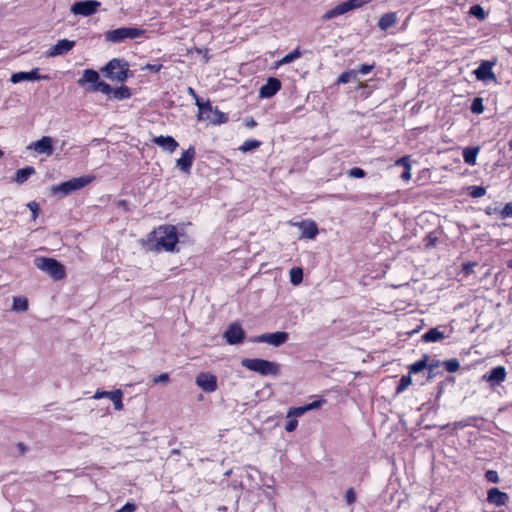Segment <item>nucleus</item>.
I'll use <instances>...</instances> for the list:
<instances>
[{
  "label": "nucleus",
  "mask_w": 512,
  "mask_h": 512,
  "mask_svg": "<svg viewBox=\"0 0 512 512\" xmlns=\"http://www.w3.org/2000/svg\"><path fill=\"white\" fill-rule=\"evenodd\" d=\"M411 384V377L410 376H402L400 379L396 391L397 393L403 392L407 387Z\"/></svg>",
  "instance_id": "41"
},
{
  "label": "nucleus",
  "mask_w": 512,
  "mask_h": 512,
  "mask_svg": "<svg viewBox=\"0 0 512 512\" xmlns=\"http://www.w3.org/2000/svg\"><path fill=\"white\" fill-rule=\"evenodd\" d=\"M486 193V189L482 186H473L472 187V190L470 192V195L473 197V198H480L482 196H484Z\"/></svg>",
  "instance_id": "44"
},
{
  "label": "nucleus",
  "mask_w": 512,
  "mask_h": 512,
  "mask_svg": "<svg viewBox=\"0 0 512 512\" xmlns=\"http://www.w3.org/2000/svg\"><path fill=\"white\" fill-rule=\"evenodd\" d=\"M411 165H406V168H404V171L403 173L401 174V178L404 180V181H408L410 180L411 178Z\"/></svg>",
  "instance_id": "53"
},
{
  "label": "nucleus",
  "mask_w": 512,
  "mask_h": 512,
  "mask_svg": "<svg viewBox=\"0 0 512 512\" xmlns=\"http://www.w3.org/2000/svg\"><path fill=\"white\" fill-rule=\"evenodd\" d=\"M471 111L475 114H481L484 111V105H483V99L480 97L474 98L472 105H471Z\"/></svg>",
  "instance_id": "40"
},
{
  "label": "nucleus",
  "mask_w": 512,
  "mask_h": 512,
  "mask_svg": "<svg viewBox=\"0 0 512 512\" xmlns=\"http://www.w3.org/2000/svg\"><path fill=\"white\" fill-rule=\"evenodd\" d=\"M28 309V300L26 297L13 298V310L18 312H25Z\"/></svg>",
  "instance_id": "31"
},
{
  "label": "nucleus",
  "mask_w": 512,
  "mask_h": 512,
  "mask_svg": "<svg viewBox=\"0 0 512 512\" xmlns=\"http://www.w3.org/2000/svg\"><path fill=\"white\" fill-rule=\"evenodd\" d=\"M485 479L488 482H491V483H498L499 480H500L499 479V475H498L497 471H495V470H488V471H486Z\"/></svg>",
  "instance_id": "43"
},
{
  "label": "nucleus",
  "mask_w": 512,
  "mask_h": 512,
  "mask_svg": "<svg viewBox=\"0 0 512 512\" xmlns=\"http://www.w3.org/2000/svg\"><path fill=\"white\" fill-rule=\"evenodd\" d=\"M188 93L192 95L196 100L199 99L195 93V91L190 87L188 88Z\"/></svg>",
  "instance_id": "58"
},
{
  "label": "nucleus",
  "mask_w": 512,
  "mask_h": 512,
  "mask_svg": "<svg viewBox=\"0 0 512 512\" xmlns=\"http://www.w3.org/2000/svg\"><path fill=\"white\" fill-rule=\"evenodd\" d=\"M241 365L261 376H277L280 373V365L276 362L261 358H244Z\"/></svg>",
  "instance_id": "2"
},
{
  "label": "nucleus",
  "mask_w": 512,
  "mask_h": 512,
  "mask_svg": "<svg viewBox=\"0 0 512 512\" xmlns=\"http://www.w3.org/2000/svg\"><path fill=\"white\" fill-rule=\"evenodd\" d=\"M487 501L496 506H503L509 501V495L494 487L488 490Z\"/></svg>",
  "instance_id": "20"
},
{
  "label": "nucleus",
  "mask_w": 512,
  "mask_h": 512,
  "mask_svg": "<svg viewBox=\"0 0 512 512\" xmlns=\"http://www.w3.org/2000/svg\"><path fill=\"white\" fill-rule=\"evenodd\" d=\"M506 369L503 366L494 367L489 373L483 376V379L487 381L491 386L500 385L506 379Z\"/></svg>",
  "instance_id": "18"
},
{
  "label": "nucleus",
  "mask_w": 512,
  "mask_h": 512,
  "mask_svg": "<svg viewBox=\"0 0 512 512\" xmlns=\"http://www.w3.org/2000/svg\"><path fill=\"white\" fill-rule=\"evenodd\" d=\"M153 143L172 153L178 147V142L172 136H158L153 139Z\"/></svg>",
  "instance_id": "21"
},
{
  "label": "nucleus",
  "mask_w": 512,
  "mask_h": 512,
  "mask_svg": "<svg viewBox=\"0 0 512 512\" xmlns=\"http://www.w3.org/2000/svg\"><path fill=\"white\" fill-rule=\"evenodd\" d=\"M365 174V171L358 167L352 168L348 171V175L353 178H363Z\"/></svg>",
  "instance_id": "46"
},
{
  "label": "nucleus",
  "mask_w": 512,
  "mask_h": 512,
  "mask_svg": "<svg viewBox=\"0 0 512 512\" xmlns=\"http://www.w3.org/2000/svg\"><path fill=\"white\" fill-rule=\"evenodd\" d=\"M113 97L118 100L128 99L131 97V91L127 86H121L113 89Z\"/></svg>",
  "instance_id": "30"
},
{
  "label": "nucleus",
  "mask_w": 512,
  "mask_h": 512,
  "mask_svg": "<svg viewBox=\"0 0 512 512\" xmlns=\"http://www.w3.org/2000/svg\"><path fill=\"white\" fill-rule=\"evenodd\" d=\"M163 65L162 64H146L142 70H149L153 73H157L159 72L161 69H162Z\"/></svg>",
  "instance_id": "50"
},
{
  "label": "nucleus",
  "mask_w": 512,
  "mask_h": 512,
  "mask_svg": "<svg viewBox=\"0 0 512 512\" xmlns=\"http://www.w3.org/2000/svg\"><path fill=\"white\" fill-rule=\"evenodd\" d=\"M480 151V147H467L463 150L464 162L470 166L476 164L477 155Z\"/></svg>",
  "instance_id": "27"
},
{
  "label": "nucleus",
  "mask_w": 512,
  "mask_h": 512,
  "mask_svg": "<svg viewBox=\"0 0 512 512\" xmlns=\"http://www.w3.org/2000/svg\"><path fill=\"white\" fill-rule=\"evenodd\" d=\"M469 13L479 20H485L486 12L482 6L476 4L470 7Z\"/></svg>",
  "instance_id": "37"
},
{
  "label": "nucleus",
  "mask_w": 512,
  "mask_h": 512,
  "mask_svg": "<svg viewBox=\"0 0 512 512\" xmlns=\"http://www.w3.org/2000/svg\"><path fill=\"white\" fill-rule=\"evenodd\" d=\"M443 365L445 367V369L450 372V373H454L456 371L459 370L460 368V363L457 359H450V360H446L443 362Z\"/></svg>",
  "instance_id": "38"
},
{
  "label": "nucleus",
  "mask_w": 512,
  "mask_h": 512,
  "mask_svg": "<svg viewBox=\"0 0 512 512\" xmlns=\"http://www.w3.org/2000/svg\"><path fill=\"white\" fill-rule=\"evenodd\" d=\"M427 358L428 357L425 355L423 357V359L416 361L415 363L410 365V367H409L410 373L415 374V373H418V372H421L422 370H424L427 367Z\"/></svg>",
  "instance_id": "36"
},
{
  "label": "nucleus",
  "mask_w": 512,
  "mask_h": 512,
  "mask_svg": "<svg viewBox=\"0 0 512 512\" xmlns=\"http://www.w3.org/2000/svg\"><path fill=\"white\" fill-rule=\"evenodd\" d=\"M196 384L205 392H214L217 389V379L210 373H200L196 377Z\"/></svg>",
  "instance_id": "15"
},
{
  "label": "nucleus",
  "mask_w": 512,
  "mask_h": 512,
  "mask_svg": "<svg viewBox=\"0 0 512 512\" xmlns=\"http://www.w3.org/2000/svg\"><path fill=\"white\" fill-rule=\"evenodd\" d=\"M485 213L489 216L491 215H494V214H497L499 213L500 214V210L497 208V207H493V206H488L486 207L485 209Z\"/></svg>",
  "instance_id": "56"
},
{
  "label": "nucleus",
  "mask_w": 512,
  "mask_h": 512,
  "mask_svg": "<svg viewBox=\"0 0 512 512\" xmlns=\"http://www.w3.org/2000/svg\"><path fill=\"white\" fill-rule=\"evenodd\" d=\"M260 145L261 142L259 140L249 139L244 141V143L239 147V150L245 153L257 149Z\"/></svg>",
  "instance_id": "35"
},
{
  "label": "nucleus",
  "mask_w": 512,
  "mask_h": 512,
  "mask_svg": "<svg viewBox=\"0 0 512 512\" xmlns=\"http://www.w3.org/2000/svg\"><path fill=\"white\" fill-rule=\"evenodd\" d=\"M101 71L112 81L124 82L128 78L129 68L126 61L114 58Z\"/></svg>",
  "instance_id": "5"
},
{
  "label": "nucleus",
  "mask_w": 512,
  "mask_h": 512,
  "mask_svg": "<svg viewBox=\"0 0 512 512\" xmlns=\"http://www.w3.org/2000/svg\"><path fill=\"white\" fill-rule=\"evenodd\" d=\"M135 511H136V505L133 503H126L120 509L116 510V512H135Z\"/></svg>",
  "instance_id": "51"
},
{
  "label": "nucleus",
  "mask_w": 512,
  "mask_h": 512,
  "mask_svg": "<svg viewBox=\"0 0 512 512\" xmlns=\"http://www.w3.org/2000/svg\"><path fill=\"white\" fill-rule=\"evenodd\" d=\"M323 403H325V400L323 399L315 400L309 404H306L305 407L307 411H311L320 408L323 405Z\"/></svg>",
  "instance_id": "48"
},
{
  "label": "nucleus",
  "mask_w": 512,
  "mask_h": 512,
  "mask_svg": "<svg viewBox=\"0 0 512 512\" xmlns=\"http://www.w3.org/2000/svg\"><path fill=\"white\" fill-rule=\"evenodd\" d=\"M34 264L54 280H61L66 275L64 266L56 259L39 256L34 259Z\"/></svg>",
  "instance_id": "4"
},
{
  "label": "nucleus",
  "mask_w": 512,
  "mask_h": 512,
  "mask_svg": "<svg viewBox=\"0 0 512 512\" xmlns=\"http://www.w3.org/2000/svg\"><path fill=\"white\" fill-rule=\"evenodd\" d=\"M357 79V71H354V69L343 72L337 80V83L339 84H346L351 82L352 80Z\"/></svg>",
  "instance_id": "34"
},
{
  "label": "nucleus",
  "mask_w": 512,
  "mask_h": 512,
  "mask_svg": "<svg viewBox=\"0 0 512 512\" xmlns=\"http://www.w3.org/2000/svg\"><path fill=\"white\" fill-rule=\"evenodd\" d=\"M196 105L199 108V120H206L212 124H221L225 123L228 119L225 113L219 111L217 108H214L209 101L203 103L197 99Z\"/></svg>",
  "instance_id": "7"
},
{
  "label": "nucleus",
  "mask_w": 512,
  "mask_h": 512,
  "mask_svg": "<svg viewBox=\"0 0 512 512\" xmlns=\"http://www.w3.org/2000/svg\"><path fill=\"white\" fill-rule=\"evenodd\" d=\"M18 447H19V449H20L22 452H24V451H25V446H24V444H23V443H19V444H18Z\"/></svg>",
  "instance_id": "60"
},
{
  "label": "nucleus",
  "mask_w": 512,
  "mask_h": 512,
  "mask_svg": "<svg viewBox=\"0 0 512 512\" xmlns=\"http://www.w3.org/2000/svg\"><path fill=\"white\" fill-rule=\"evenodd\" d=\"M247 126L253 128L256 126V122L253 119H251L247 122Z\"/></svg>",
  "instance_id": "59"
},
{
  "label": "nucleus",
  "mask_w": 512,
  "mask_h": 512,
  "mask_svg": "<svg viewBox=\"0 0 512 512\" xmlns=\"http://www.w3.org/2000/svg\"><path fill=\"white\" fill-rule=\"evenodd\" d=\"M301 56H302V52L300 51L299 48H296L293 51H291L290 53H288L287 55H285L282 59L277 61L276 66L279 67L282 65L289 64V63L295 61L296 59L300 58Z\"/></svg>",
  "instance_id": "29"
},
{
  "label": "nucleus",
  "mask_w": 512,
  "mask_h": 512,
  "mask_svg": "<svg viewBox=\"0 0 512 512\" xmlns=\"http://www.w3.org/2000/svg\"><path fill=\"white\" fill-rule=\"evenodd\" d=\"M500 216L503 219L512 217V202L507 203L503 209L500 210Z\"/></svg>",
  "instance_id": "45"
},
{
  "label": "nucleus",
  "mask_w": 512,
  "mask_h": 512,
  "mask_svg": "<svg viewBox=\"0 0 512 512\" xmlns=\"http://www.w3.org/2000/svg\"><path fill=\"white\" fill-rule=\"evenodd\" d=\"M345 500L348 505L353 504L356 501V495L353 488H349L345 493Z\"/></svg>",
  "instance_id": "47"
},
{
  "label": "nucleus",
  "mask_w": 512,
  "mask_h": 512,
  "mask_svg": "<svg viewBox=\"0 0 512 512\" xmlns=\"http://www.w3.org/2000/svg\"><path fill=\"white\" fill-rule=\"evenodd\" d=\"M307 411L305 405L303 406H299V407H293V408H290L288 413H287V418H296V417H300L302 415H304Z\"/></svg>",
  "instance_id": "39"
},
{
  "label": "nucleus",
  "mask_w": 512,
  "mask_h": 512,
  "mask_svg": "<svg viewBox=\"0 0 512 512\" xmlns=\"http://www.w3.org/2000/svg\"><path fill=\"white\" fill-rule=\"evenodd\" d=\"M28 207L32 211V213H33V215L35 217L36 214H37V211L39 209L38 204L36 202L32 201V202L28 203Z\"/></svg>",
  "instance_id": "57"
},
{
  "label": "nucleus",
  "mask_w": 512,
  "mask_h": 512,
  "mask_svg": "<svg viewBox=\"0 0 512 512\" xmlns=\"http://www.w3.org/2000/svg\"><path fill=\"white\" fill-rule=\"evenodd\" d=\"M196 152L194 147L190 146L187 150H185L181 157L177 160L176 166L182 171V172H189L190 168L193 164L194 158H195Z\"/></svg>",
  "instance_id": "19"
},
{
  "label": "nucleus",
  "mask_w": 512,
  "mask_h": 512,
  "mask_svg": "<svg viewBox=\"0 0 512 512\" xmlns=\"http://www.w3.org/2000/svg\"><path fill=\"white\" fill-rule=\"evenodd\" d=\"M372 0H348L335 6L333 9L328 10L322 16L323 21H328L340 15H343L351 10L362 7L363 5L371 2Z\"/></svg>",
  "instance_id": "8"
},
{
  "label": "nucleus",
  "mask_w": 512,
  "mask_h": 512,
  "mask_svg": "<svg viewBox=\"0 0 512 512\" xmlns=\"http://www.w3.org/2000/svg\"><path fill=\"white\" fill-rule=\"evenodd\" d=\"M289 338L287 332L277 331L274 333H264L250 339L252 343H267L274 347H279L284 344Z\"/></svg>",
  "instance_id": "9"
},
{
  "label": "nucleus",
  "mask_w": 512,
  "mask_h": 512,
  "mask_svg": "<svg viewBox=\"0 0 512 512\" xmlns=\"http://www.w3.org/2000/svg\"><path fill=\"white\" fill-rule=\"evenodd\" d=\"M145 30L136 27H120L104 33L105 41L110 43H121L127 39H136L143 36Z\"/></svg>",
  "instance_id": "6"
},
{
  "label": "nucleus",
  "mask_w": 512,
  "mask_h": 512,
  "mask_svg": "<svg viewBox=\"0 0 512 512\" xmlns=\"http://www.w3.org/2000/svg\"><path fill=\"white\" fill-rule=\"evenodd\" d=\"M244 330L238 323H232L229 325L227 330L224 333V338L226 342L230 345L240 344L244 340Z\"/></svg>",
  "instance_id": "13"
},
{
  "label": "nucleus",
  "mask_w": 512,
  "mask_h": 512,
  "mask_svg": "<svg viewBox=\"0 0 512 512\" xmlns=\"http://www.w3.org/2000/svg\"><path fill=\"white\" fill-rule=\"evenodd\" d=\"M35 172L36 171L32 166H26L24 168L18 169L15 173L14 181L17 184L22 185L28 180L30 176L34 175Z\"/></svg>",
  "instance_id": "26"
},
{
  "label": "nucleus",
  "mask_w": 512,
  "mask_h": 512,
  "mask_svg": "<svg viewBox=\"0 0 512 512\" xmlns=\"http://www.w3.org/2000/svg\"><path fill=\"white\" fill-rule=\"evenodd\" d=\"M99 79L100 76L97 71L93 69H85L82 77L78 79L77 83L79 86H84L85 84H91V86H94L99 82Z\"/></svg>",
  "instance_id": "24"
},
{
  "label": "nucleus",
  "mask_w": 512,
  "mask_h": 512,
  "mask_svg": "<svg viewBox=\"0 0 512 512\" xmlns=\"http://www.w3.org/2000/svg\"><path fill=\"white\" fill-rule=\"evenodd\" d=\"M281 89V82L279 79L270 77L266 84H264L259 90L260 98H271Z\"/></svg>",
  "instance_id": "17"
},
{
  "label": "nucleus",
  "mask_w": 512,
  "mask_h": 512,
  "mask_svg": "<svg viewBox=\"0 0 512 512\" xmlns=\"http://www.w3.org/2000/svg\"><path fill=\"white\" fill-rule=\"evenodd\" d=\"M88 90L93 91V92L99 91V92H101L103 94L108 95V94L112 93L113 88L109 84H107L106 82L99 81L98 83H96V85L90 86L88 88Z\"/></svg>",
  "instance_id": "32"
},
{
  "label": "nucleus",
  "mask_w": 512,
  "mask_h": 512,
  "mask_svg": "<svg viewBox=\"0 0 512 512\" xmlns=\"http://www.w3.org/2000/svg\"><path fill=\"white\" fill-rule=\"evenodd\" d=\"M94 399H101V398H107V400H111L114 409L115 410H122L123 409V392L119 389L114 391H103V390H97L93 396Z\"/></svg>",
  "instance_id": "12"
},
{
  "label": "nucleus",
  "mask_w": 512,
  "mask_h": 512,
  "mask_svg": "<svg viewBox=\"0 0 512 512\" xmlns=\"http://www.w3.org/2000/svg\"><path fill=\"white\" fill-rule=\"evenodd\" d=\"M395 164L397 166H403L404 168H406V165H410V162H409V158L407 156H404L400 159H398Z\"/></svg>",
  "instance_id": "55"
},
{
  "label": "nucleus",
  "mask_w": 512,
  "mask_h": 512,
  "mask_svg": "<svg viewBox=\"0 0 512 512\" xmlns=\"http://www.w3.org/2000/svg\"><path fill=\"white\" fill-rule=\"evenodd\" d=\"M154 383H167L169 381V376L167 373H163L153 379Z\"/></svg>",
  "instance_id": "54"
},
{
  "label": "nucleus",
  "mask_w": 512,
  "mask_h": 512,
  "mask_svg": "<svg viewBox=\"0 0 512 512\" xmlns=\"http://www.w3.org/2000/svg\"><path fill=\"white\" fill-rule=\"evenodd\" d=\"M495 61H482L474 71L476 78L480 81H496V76L492 71Z\"/></svg>",
  "instance_id": "14"
},
{
  "label": "nucleus",
  "mask_w": 512,
  "mask_h": 512,
  "mask_svg": "<svg viewBox=\"0 0 512 512\" xmlns=\"http://www.w3.org/2000/svg\"><path fill=\"white\" fill-rule=\"evenodd\" d=\"M31 147L40 154L51 155L53 153L52 139L48 136L42 137L31 145Z\"/></svg>",
  "instance_id": "22"
},
{
  "label": "nucleus",
  "mask_w": 512,
  "mask_h": 512,
  "mask_svg": "<svg viewBox=\"0 0 512 512\" xmlns=\"http://www.w3.org/2000/svg\"><path fill=\"white\" fill-rule=\"evenodd\" d=\"M509 148L512 150V139L509 141Z\"/></svg>",
  "instance_id": "62"
},
{
  "label": "nucleus",
  "mask_w": 512,
  "mask_h": 512,
  "mask_svg": "<svg viewBox=\"0 0 512 512\" xmlns=\"http://www.w3.org/2000/svg\"><path fill=\"white\" fill-rule=\"evenodd\" d=\"M444 338V333L438 328H432L422 335L424 342H436Z\"/></svg>",
  "instance_id": "28"
},
{
  "label": "nucleus",
  "mask_w": 512,
  "mask_h": 512,
  "mask_svg": "<svg viewBox=\"0 0 512 512\" xmlns=\"http://www.w3.org/2000/svg\"><path fill=\"white\" fill-rule=\"evenodd\" d=\"M302 231V237L314 239L318 234V227L313 221H302L296 224Z\"/></svg>",
  "instance_id": "23"
},
{
  "label": "nucleus",
  "mask_w": 512,
  "mask_h": 512,
  "mask_svg": "<svg viewBox=\"0 0 512 512\" xmlns=\"http://www.w3.org/2000/svg\"><path fill=\"white\" fill-rule=\"evenodd\" d=\"M508 267H509V268H512V260H511V261H509V263H508Z\"/></svg>",
  "instance_id": "63"
},
{
  "label": "nucleus",
  "mask_w": 512,
  "mask_h": 512,
  "mask_svg": "<svg viewBox=\"0 0 512 512\" xmlns=\"http://www.w3.org/2000/svg\"><path fill=\"white\" fill-rule=\"evenodd\" d=\"M297 425H298V421L294 417L289 418V420L287 421V423L285 425V430L287 432H293L297 428Z\"/></svg>",
  "instance_id": "49"
},
{
  "label": "nucleus",
  "mask_w": 512,
  "mask_h": 512,
  "mask_svg": "<svg viewBox=\"0 0 512 512\" xmlns=\"http://www.w3.org/2000/svg\"><path fill=\"white\" fill-rule=\"evenodd\" d=\"M149 242L151 248L155 251H172L178 242L176 228L174 226H160L153 231Z\"/></svg>",
  "instance_id": "1"
},
{
  "label": "nucleus",
  "mask_w": 512,
  "mask_h": 512,
  "mask_svg": "<svg viewBox=\"0 0 512 512\" xmlns=\"http://www.w3.org/2000/svg\"><path fill=\"white\" fill-rule=\"evenodd\" d=\"M441 393H442V388L439 386V392H438L437 397H439L441 395Z\"/></svg>",
  "instance_id": "61"
},
{
  "label": "nucleus",
  "mask_w": 512,
  "mask_h": 512,
  "mask_svg": "<svg viewBox=\"0 0 512 512\" xmlns=\"http://www.w3.org/2000/svg\"><path fill=\"white\" fill-rule=\"evenodd\" d=\"M374 69L373 64H361L359 67L355 68L354 71H357L358 74L366 75L370 73Z\"/></svg>",
  "instance_id": "42"
},
{
  "label": "nucleus",
  "mask_w": 512,
  "mask_h": 512,
  "mask_svg": "<svg viewBox=\"0 0 512 512\" xmlns=\"http://www.w3.org/2000/svg\"><path fill=\"white\" fill-rule=\"evenodd\" d=\"M439 366H440V362L439 361H435V362H432L430 364H427V367H428V370H429V375H428L429 378L434 376L435 369L438 368Z\"/></svg>",
  "instance_id": "52"
},
{
  "label": "nucleus",
  "mask_w": 512,
  "mask_h": 512,
  "mask_svg": "<svg viewBox=\"0 0 512 512\" xmlns=\"http://www.w3.org/2000/svg\"><path fill=\"white\" fill-rule=\"evenodd\" d=\"M397 22V15L395 12H389L386 14H383L379 20H378V27L386 31L387 29L391 28L393 25H395Z\"/></svg>",
  "instance_id": "25"
},
{
  "label": "nucleus",
  "mask_w": 512,
  "mask_h": 512,
  "mask_svg": "<svg viewBox=\"0 0 512 512\" xmlns=\"http://www.w3.org/2000/svg\"><path fill=\"white\" fill-rule=\"evenodd\" d=\"M93 176H81L72 178L68 181L62 182L58 185H54L51 187V193L53 195H61L66 196L71 194L74 191L80 190L84 188L86 185L93 181Z\"/></svg>",
  "instance_id": "3"
},
{
  "label": "nucleus",
  "mask_w": 512,
  "mask_h": 512,
  "mask_svg": "<svg viewBox=\"0 0 512 512\" xmlns=\"http://www.w3.org/2000/svg\"><path fill=\"white\" fill-rule=\"evenodd\" d=\"M47 76H42L39 74V69L34 68L28 72H17L12 74L10 81L14 84L20 83L22 81H36L47 79Z\"/></svg>",
  "instance_id": "16"
},
{
  "label": "nucleus",
  "mask_w": 512,
  "mask_h": 512,
  "mask_svg": "<svg viewBox=\"0 0 512 512\" xmlns=\"http://www.w3.org/2000/svg\"><path fill=\"white\" fill-rule=\"evenodd\" d=\"M76 42L68 39H60L57 41L55 45H53L46 53L47 57L54 58L58 56H62L71 51Z\"/></svg>",
  "instance_id": "11"
},
{
  "label": "nucleus",
  "mask_w": 512,
  "mask_h": 512,
  "mask_svg": "<svg viewBox=\"0 0 512 512\" xmlns=\"http://www.w3.org/2000/svg\"><path fill=\"white\" fill-rule=\"evenodd\" d=\"M290 282L293 285H299L303 280V270L299 267H294L289 272Z\"/></svg>",
  "instance_id": "33"
},
{
  "label": "nucleus",
  "mask_w": 512,
  "mask_h": 512,
  "mask_svg": "<svg viewBox=\"0 0 512 512\" xmlns=\"http://www.w3.org/2000/svg\"><path fill=\"white\" fill-rule=\"evenodd\" d=\"M100 6L101 2L97 0H83L75 2L70 11L75 15L88 17L95 14Z\"/></svg>",
  "instance_id": "10"
},
{
  "label": "nucleus",
  "mask_w": 512,
  "mask_h": 512,
  "mask_svg": "<svg viewBox=\"0 0 512 512\" xmlns=\"http://www.w3.org/2000/svg\"><path fill=\"white\" fill-rule=\"evenodd\" d=\"M3 154H4L3 151L0 150V158L3 156Z\"/></svg>",
  "instance_id": "64"
}]
</instances>
